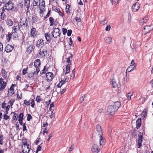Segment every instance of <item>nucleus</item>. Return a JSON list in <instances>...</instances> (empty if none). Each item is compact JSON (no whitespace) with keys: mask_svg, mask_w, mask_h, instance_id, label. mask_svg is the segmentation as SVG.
I'll use <instances>...</instances> for the list:
<instances>
[{"mask_svg":"<svg viewBox=\"0 0 153 153\" xmlns=\"http://www.w3.org/2000/svg\"><path fill=\"white\" fill-rule=\"evenodd\" d=\"M27 19V18H25L23 19H21V21L19 24L20 28H21L22 30H26L27 26H28Z\"/></svg>","mask_w":153,"mask_h":153,"instance_id":"nucleus-1","label":"nucleus"},{"mask_svg":"<svg viewBox=\"0 0 153 153\" xmlns=\"http://www.w3.org/2000/svg\"><path fill=\"white\" fill-rule=\"evenodd\" d=\"M61 34L60 30L59 28L55 27L53 28V30L52 32V36L53 37L57 38L60 36Z\"/></svg>","mask_w":153,"mask_h":153,"instance_id":"nucleus-2","label":"nucleus"},{"mask_svg":"<svg viewBox=\"0 0 153 153\" xmlns=\"http://www.w3.org/2000/svg\"><path fill=\"white\" fill-rule=\"evenodd\" d=\"M116 111L117 110L116 109H115L114 106L111 105L108 106V107L107 114H108L113 115L114 114Z\"/></svg>","mask_w":153,"mask_h":153,"instance_id":"nucleus-3","label":"nucleus"},{"mask_svg":"<svg viewBox=\"0 0 153 153\" xmlns=\"http://www.w3.org/2000/svg\"><path fill=\"white\" fill-rule=\"evenodd\" d=\"M4 7L5 9L8 11L12 10L14 7V5L13 2L10 1L5 4Z\"/></svg>","mask_w":153,"mask_h":153,"instance_id":"nucleus-4","label":"nucleus"},{"mask_svg":"<svg viewBox=\"0 0 153 153\" xmlns=\"http://www.w3.org/2000/svg\"><path fill=\"white\" fill-rule=\"evenodd\" d=\"M53 78V73L48 72L46 74L45 79L48 82H50L52 80Z\"/></svg>","mask_w":153,"mask_h":153,"instance_id":"nucleus-5","label":"nucleus"},{"mask_svg":"<svg viewBox=\"0 0 153 153\" xmlns=\"http://www.w3.org/2000/svg\"><path fill=\"white\" fill-rule=\"evenodd\" d=\"M143 138V134L142 133H139L138 138V148H140L141 146Z\"/></svg>","mask_w":153,"mask_h":153,"instance_id":"nucleus-6","label":"nucleus"},{"mask_svg":"<svg viewBox=\"0 0 153 153\" xmlns=\"http://www.w3.org/2000/svg\"><path fill=\"white\" fill-rule=\"evenodd\" d=\"M3 81L2 78H0V91H2L6 86V83Z\"/></svg>","mask_w":153,"mask_h":153,"instance_id":"nucleus-7","label":"nucleus"},{"mask_svg":"<svg viewBox=\"0 0 153 153\" xmlns=\"http://www.w3.org/2000/svg\"><path fill=\"white\" fill-rule=\"evenodd\" d=\"M137 64H134L129 66L126 70V72H129L132 71L136 68Z\"/></svg>","mask_w":153,"mask_h":153,"instance_id":"nucleus-8","label":"nucleus"},{"mask_svg":"<svg viewBox=\"0 0 153 153\" xmlns=\"http://www.w3.org/2000/svg\"><path fill=\"white\" fill-rule=\"evenodd\" d=\"M100 149H98V146L96 144L93 145L91 148V151L94 153H98Z\"/></svg>","mask_w":153,"mask_h":153,"instance_id":"nucleus-9","label":"nucleus"},{"mask_svg":"<svg viewBox=\"0 0 153 153\" xmlns=\"http://www.w3.org/2000/svg\"><path fill=\"white\" fill-rule=\"evenodd\" d=\"M140 4L138 2L134 3L132 6V9L133 11L136 12L140 8Z\"/></svg>","mask_w":153,"mask_h":153,"instance_id":"nucleus-10","label":"nucleus"},{"mask_svg":"<svg viewBox=\"0 0 153 153\" xmlns=\"http://www.w3.org/2000/svg\"><path fill=\"white\" fill-rule=\"evenodd\" d=\"M14 47L11 45L8 44L5 47V50L7 52H10L13 49Z\"/></svg>","mask_w":153,"mask_h":153,"instance_id":"nucleus-11","label":"nucleus"},{"mask_svg":"<svg viewBox=\"0 0 153 153\" xmlns=\"http://www.w3.org/2000/svg\"><path fill=\"white\" fill-rule=\"evenodd\" d=\"M15 85V84H12L10 87V91H8V94L10 95H12L14 93V87Z\"/></svg>","mask_w":153,"mask_h":153,"instance_id":"nucleus-12","label":"nucleus"},{"mask_svg":"<svg viewBox=\"0 0 153 153\" xmlns=\"http://www.w3.org/2000/svg\"><path fill=\"white\" fill-rule=\"evenodd\" d=\"M44 44L43 40L42 39H40L37 42L36 46H37L39 48H42Z\"/></svg>","mask_w":153,"mask_h":153,"instance_id":"nucleus-13","label":"nucleus"},{"mask_svg":"<svg viewBox=\"0 0 153 153\" xmlns=\"http://www.w3.org/2000/svg\"><path fill=\"white\" fill-rule=\"evenodd\" d=\"M96 130L98 133L99 136L102 135L101 127L99 125L96 126Z\"/></svg>","mask_w":153,"mask_h":153,"instance_id":"nucleus-14","label":"nucleus"},{"mask_svg":"<svg viewBox=\"0 0 153 153\" xmlns=\"http://www.w3.org/2000/svg\"><path fill=\"white\" fill-rule=\"evenodd\" d=\"M20 25L19 24L18 25H16L15 24L14 25V27H13V30L14 31V33L16 32V31H18L19 30L20 31H21V30H22L21 28H20Z\"/></svg>","mask_w":153,"mask_h":153,"instance_id":"nucleus-15","label":"nucleus"},{"mask_svg":"<svg viewBox=\"0 0 153 153\" xmlns=\"http://www.w3.org/2000/svg\"><path fill=\"white\" fill-rule=\"evenodd\" d=\"M141 118H138L136 121V125L137 129L139 128L141 126Z\"/></svg>","mask_w":153,"mask_h":153,"instance_id":"nucleus-16","label":"nucleus"},{"mask_svg":"<svg viewBox=\"0 0 153 153\" xmlns=\"http://www.w3.org/2000/svg\"><path fill=\"white\" fill-rule=\"evenodd\" d=\"M115 109L117 110L120 106V103L118 101L114 102L113 105Z\"/></svg>","mask_w":153,"mask_h":153,"instance_id":"nucleus-17","label":"nucleus"},{"mask_svg":"<svg viewBox=\"0 0 153 153\" xmlns=\"http://www.w3.org/2000/svg\"><path fill=\"white\" fill-rule=\"evenodd\" d=\"M25 5L27 8V12L30 7V0H25Z\"/></svg>","mask_w":153,"mask_h":153,"instance_id":"nucleus-18","label":"nucleus"},{"mask_svg":"<svg viewBox=\"0 0 153 153\" xmlns=\"http://www.w3.org/2000/svg\"><path fill=\"white\" fill-rule=\"evenodd\" d=\"M99 136L100 137V145H104V143H105V139L104 138V137L102 136V135H100Z\"/></svg>","mask_w":153,"mask_h":153,"instance_id":"nucleus-19","label":"nucleus"},{"mask_svg":"<svg viewBox=\"0 0 153 153\" xmlns=\"http://www.w3.org/2000/svg\"><path fill=\"white\" fill-rule=\"evenodd\" d=\"M49 22L50 23V26H52L55 25L56 22V21L53 19L52 17H50L49 18Z\"/></svg>","mask_w":153,"mask_h":153,"instance_id":"nucleus-20","label":"nucleus"},{"mask_svg":"<svg viewBox=\"0 0 153 153\" xmlns=\"http://www.w3.org/2000/svg\"><path fill=\"white\" fill-rule=\"evenodd\" d=\"M39 53L42 56H44L46 54L47 51L46 49H44L43 50L40 49L39 51Z\"/></svg>","mask_w":153,"mask_h":153,"instance_id":"nucleus-21","label":"nucleus"},{"mask_svg":"<svg viewBox=\"0 0 153 153\" xmlns=\"http://www.w3.org/2000/svg\"><path fill=\"white\" fill-rule=\"evenodd\" d=\"M36 34L37 33L36 30V29L34 27H32L30 31V35L33 36H36Z\"/></svg>","mask_w":153,"mask_h":153,"instance_id":"nucleus-22","label":"nucleus"},{"mask_svg":"<svg viewBox=\"0 0 153 153\" xmlns=\"http://www.w3.org/2000/svg\"><path fill=\"white\" fill-rule=\"evenodd\" d=\"M144 31L146 33L149 32L152 30L151 27L148 26H145L144 27Z\"/></svg>","mask_w":153,"mask_h":153,"instance_id":"nucleus-23","label":"nucleus"},{"mask_svg":"<svg viewBox=\"0 0 153 153\" xmlns=\"http://www.w3.org/2000/svg\"><path fill=\"white\" fill-rule=\"evenodd\" d=\"M40 65V60L39 59H36L34 63V65L36 68L39 67Z\"/></svg>","mask_w":153,"mask_h":153,"instance_id":"nucleus-24","label":"nucleus"},{"mask_svg":"<svg viewBox=\"0 0 153 153\" xmlns=\"http://www.w3.org/2000/svg\"><path fill=\"white\" fill-rule=\"evenodd\" d=\"M40 4V0H34L33 3V4L34 6H37L39 7Z\"/></svg>","mask_w":153,"mask_h":153,"instance_id":"nucleus-25","label":"nucleus"},{"mask_svg":"<svg viewBox=\"0 0 153 153\" xmlns=\"http://www.w3.org/2000/svg\"><path fill=\"white\" fill-rule=\"evenodd\" d=\"M105 40L106 43H110L112 42V39L111 37H106L105 38Z\"/></svg>","mask_w":153,"mask_h":153,"instance_id":"nucleus-26","label":"nucleus"},{"mask_svg":"<svg viewBox=\"0 0 153 153\" xmlns=\"http://www.w3.org/2000/svg\"><path fill=\"white\" fill-rule=\"evenodd\" d=\"M6 24L9 26H11L13 25V22L10 19H7L6 22Z\"/></svg>","mask_w":153,"mask_h":153,"instance_id":"nucleus-27","label":"nucleus"},{"mask_svg":"<svg viewBox=\"0 0 153 153\" xmlns=\"http://www.w3.org/2000/svg\"><path fill=\"white\" fill-rule=\"evenodd\" d=\"M34 48L32 45H30L27 48V51L29 53H31L32 51L33 50Z\"/></svg>","mask_w":153,"mask_h":153,"instance_id":"nucleus-28","label":"nucleus"},{"mask_svg":"<svg viewBox=\"0 0 153 153\" xmlns=\"http://www.w3.org/2000/svg\"><path fill=\"white\" fill-rule=\"evenodd\" d=\"M1 72L3 77L4 78H6L7 75V72L5 71L4 69H2L1 71Z\"/></svg>","mask_w":153,"mask_h":153,"instance_id":"nucleus-29","label":"nucleus"},{"mask_svg":"<svg viewBox=\"0 0 153 153\" xmlns=\"http://www.w3.org/2000/svg\"><path fill=\"white\" fill-rule=\"evenodd\" d=\"M148 19V17L147 16H145L140 20V24L142 25L143 23L146 22L147 21Z\"/></svg>","mask_w":153,"mask_h":153,"instance_id":"nucleus-30","label":"nucleus"},{"mask_svg":"<svg viewBox=\"0 0 153 153\" xmlns=\"http://www.w3.org/2000/svg\"><path fill=\"white\" fill-rule=\"evenodd\" d=\"M112 80L111 79V82H112L111 84H112V85L113 86V88H116V87L117 88H119L120 86V85H117V83L115 82V81H114L113 80H112V81H111Z\"/></svg>","mask_w":153,"mask_h":153,"instance_id":"nucleus-31","label":"nucleus"},{"mask_svg":"<svg viewBox=\"0 0 153 153\" xmlns=\"http://www.w3.org/2000/svg\"><path fill=\"white\" fill-rule=\"evenodd\" d=\"M48 68H46L45 66H44L43 69L40 72V74H45L46 73V71H48Z\"/></svg>","mask_w":153,"mask_h":153,"instance_id":"nucleus-32","label":"nucleus"},{"mask_svg":"<svg viewBox=\"0 0 153 153\" xmlns=\"http://www.w3.org/2000/svg\"><path fill=\"white\" fill-rule=\"evenodd\" d=\"M147 110L146 109H144L142 113V117L144 118H145L147 115Z\"/></svg>","mask_w":153,"mask_h":153,"instance_id":"nucleus-33","label":"nucleus"},{"mask_svg":"<svg viewBox=\"0 0 153 153\" xmlns=\"http://www.w3.org/2000/svg\"><path fill=\"white\" fill-rule=\"evenodd\" d=\"M14 114V115L13 116L12 119L16 121L17 119V117L18 116V114L14 112L12 113Z\"/></svg>","mask_w":153,"mask_h":153,"instance_id":"nucleus-34","label":"nucleus"},{"mask_svg":"<svg viewBox=\"0 0 153 153\" xmlns=\"http://www.w3.org/2000/svg\"><path fill=\"white\" fill-rule=\"evenodd\" d=\"M70 6L69 4H67L66 5V8H65V10L66 12L67 13H70V11H69V8H70Z\"/></svg>","mask_w":153,"mask_h":153,"instance_id":"nucleus-35","label":"nucleus"},{"mask_svg":"<svg viewBox=\"0 0 153 153\" xmlns=\"http://www.w3.org/2000/svg\"><path fill=\"white\" fill-rule=\"evenodd\" d=\"M132 92H130L128 94L127 98L128 100H130L131 99V97L133 95Z\"/></svg>","mask_w":153,"mask_h":153,"instance_id":"nucleus-36","label":"nucleus"},{"mask_svg":"<svg viewBox=\"0 0 153 153\" xmlns=\"http://www.w3.org/2000/svg\"><path fill=\"white\" fill-rule=\"evenodd\" d=\"M70 65H67L66 66V72L65 73V75L68 74V73L70 72Z\"/></svg>","mask_w":153,"mask_h":153,"instance_id":"nucleus-37","label":"nucleus"},{"mask_svg":"<svg viewBox=\"0 0 153 153\" xmlns=\"http://www.w3.org/2000/svg\"><path fill=\"white\" fill-rule=\"evenodd\" d=\"M131 48L132 49L133 51H135L136 50V47L135 46V45L134 43H133L131 44L130 45Z\"/></svg>","mask_w":153,"mask_h":153,"instance_id":"nucleus-38","label":"nucleus"},{"mask_svg":"<svg viewBox=\"0 0 153 153\" xmlns=\"http://www.w3.org/2000/svg\"><path fill=\"white\" fill-rule=\"evenodd\" d=\"M24 115L23 114V113H20L19 115V119L18 120H23V117Z\"/></svg>","mask_w":153,"mask_h":153,"instance_id":"nucleus-39","label":"nucleus"},{"mask_svg":"<svg viewBox=\"0 0 153 153\" xmlns=\"http://www.w3.org/2000/svg\"><path fill=\"white\" fill-rule=\"evenodd\" d=\"M45 37L46 39L48 41H49L50 40L51 38L50 36L49 35H48V33H45Z\"/></svg>","mask_w":153,"mask_h":153,"instance_id":"nucleus-40","label":"nucleus"},{"mask_svg":"<svg viewBox=\"0 0 153 153\" xmlns=\"http://www.w3.org/2000/svg\"><path fill=\"white\" fill-rule=\"evenodd\" d=\"M30 100H29V101H27V100H25L24 101V104H25V105H26L28 106V105H29L30 104Z\"/></svg>","mask_w":153,"mask_h":153,"instance_id":"nucleus-41","label":"nucleus"},{"mask_svg":"<svg viewBox=\"0 0 153 153\" xmlns=\"http://www.w3.org/2000/svg\"><path fill=\"white\" fill-rule=\"evenodd\" d=\"M3 136L2 134H0V144L1 145L3 144Z\"/></svg>","mask_w":153,"mask_h":153,"instance_id":"nucleus-42","label":"nucleus"},{"mask_svg":"<svg viewBox=\"0 0 153 153\" xmlns=\"http://www.w3.org/2000/svg\"><path fill=\"white\" fill-rule=\"evenodd\" d=\"M27 120L28 121H30V120L32 119V116L30 114H27Z\"/></svg>","mask_w":153,"mask_h":153,"instance_id":"nucleus-43","label":"nucleus"},{"mask_svg":"<svg viewBox=\"0 0 153 153\" xmlns=\"http://www.w3.org/2000/svg\"><path fill=\"white\" fill-rule=\"evenodd\" d=\"M32 20L34 22H37V17L36 16H33L32 17Z\"/></svg>","mask_w":153,"mask_h":153,"instance_id":"nucleus-44","label":"nucleus"},{"mask_svg":"<svg viewBox=\"0 0 153 153\" xmlns=\"http://www.w3.org/2000/svg\"><path fill=\"white\" fill-rule=\"evenodd\" d=\"M30 101H31V107H32V108L34 107L35 106V102H34V100L33 99H32Z\"/></svg>","mask_w":153,"mask_h":153,"instance_id":"nucleus-45","label":"nucleus"},{"mask_svg":"<svg viewBox=\"0 0 153 153\" xmlns=\"http://www.w3.org/2000/svg\"><path fill=\"white\" fill-rule=\"evenodd\" d=\"M66 62L68 64L67 65H71V62L70 60V59L69 57H68L67 58Z\"/></svg>","mask_w":153,"mask_h":153,"instance_id":"nucleus-46","label":"nucleus"},{"mask_svg":"<svg viewBox=\"0 0 153 153\" xmlns=\"http://www.w3.org/2000/svg\"><path fill=\"white\" fill-rule=\"evenodd\" d=\"M6 111L5 112L6 114H8V111H9V109L10 108V105H7L6 107Z\"/></svg>","mask_w":153,"mask_h":153,"instance_id":"nucleus-47","label":"nucleus"},{"mask_svg":"<svg viewBox=\"0 0 153 153\" xmlns=\"http://www.w3.org/2000/svg\"><path fill=\"white\" fill-rule=\"evenodd\" d=\"M74 144H73L69 148V152H71L74 149Z\"/></svg>","mask_w":153,"mask_h":153,"instance_id":"nucleus-48","label":"nucleus"},{"mask_svg":"<svg viewBox=\"0 0 153 153\" xmlns=\"http://www.w3.org/2000/svg\"><path fill=\"white\" fill-rule=\"evenodd\" d=\"M36 71H34V74L36 75L40 71V70L39 67H36Z\"/></svg>","mask_w":153,"mask_h":153,"instance_id":"nucleus-49","label":"nucleus"},{"mask_svg":"<svg viewBox=\"0 0 153 153\" xmlns=\"http://www.w3.org/2000/svg\"><path fill=\"white\" fill-rule=\"evenodd\" d=\"M41 100V99L40 98V96H37L36 98V101L37 102H39Z\"/></svg>","mask_w":153,"mask_h":153,"instance_id":"nucleus-50","label":"nucleus"},{"mask_svg":"<svg viewBox=\"0 0 153 153\" xmlns=\"http://www.w3.org/2000/svg\"><path fill=\"white\" fill-rule=\"evenodd\" d=\"M57 10V11L58 12V13L61 16L63 17L64 16L63 14L60 11L59 9H56Z\"/></svg>","mask_w":153,"mask_h":153,"instance_id":"nucleus-51","label":"nucleus"},{"mask_svg":"<svg viewBox=\"0 0 153 153\" xmlns=\"http://www.w3.org/2000/svg\"><path fill=\"white\" fill-rule=\"evenodd\" d=\"M27 68H26L23 69L22 70V74L23 75H25L27 73Z\"/></svg>","mask_w":153,"mask_h":153,"instance_id":"nucleus-52","label":"nucleus"},{"mask_svg":"<svg viewBox=\"0 0 153 153\" xmlns=\"http://www.w3.org/2000/svg\"><path fill=\"white\" fill-rule=\"evenodd\" d=\"M112 4L113 3L114 4H116L118 3V0H114L113 1L112 0H110Z\"/></svg>","mask_w":153,"mask_h":153,"instance_id":"nucleus-53","label":"nucleus"},{"mask_svg":"<svg viewBox=\"0 0 153 153\" xmlns=\"http://www.w3.org/2000/svg\"><path fill=\"white\" fill-rule=\"evenodd\" d=\"M25 145L27 146V149H28V151H26L25 152V153H28L30 151V149L29 148V145L27 143H25Z\"/></svg>","mask_w":153,"mask_h":153,"instance_id":"nucleus-54","label":"nucleus"},{"mask_svg":"<svg viewBox=\"0 0 153 153\" xmlns=\"http://www.w3.org/2000/svg\"><path fill=\"white\" fill-rule=\"evenodd\" d=\"M85 95H83L82 97H80V103H82L83 102L84 99L85 98Z\"/></svg>","mask_w":153,"mask_h":153,"instance_id":"nucleus-55","label":"nucleus"},{"mask_svg":"<svg viewBox=\"0 0 153 153\" xmlns=\"http://www.w3.org/2000/svg\"><path fill=\"white\" fill-rule=\"evenodd\" d=\"M111 28L110 25H108L105 28V30L107 31H109L110 30Z\"/></svg>","mask_w":153,"mask_h":153,"instance_id":"nucleus-56","label":"nucleus"},{"mask_svg":"<svg viewBox=\"0 0 153 153\" xmlns=\"http://www.w3.org/2000/svg\"><path fill=\"white\" fill-rule=\"evenodd\" d=\"M9 118V117L6 114H5L4 116V119L5 120H7Z\"/></svg>","mask_w":153,"mask_h":153,"instance_id":"nucleus-57","label":"nucleus"},{"mask_svg":"<svg viewBox=\"0 0 153 153\" xmlns=\"http://www.w3.org/2000/svg\"><path fill=\"white\" fill-rule=\"evenodd\" d=\"M107 23V22L105 19L101 21V24H102L103 25H104L106 24Z\"/></svg>","mask_w":153,"mask_h":153,"instance_id":"nucleus-58","label":"nucleus"},{"mask_svg":"<svg viewBox=\"0 0 153 153\" xmlns=\"http://www.w3.org/2000/svg\"><path fill=\"white\" fill-rule=\"evenodd\" d=\"M6 105V103H5V101H4L3 102V103L1 105V108H5V107H6L5 106Z\"/></svg>","mask_w":153,"mask_h":153,"instance_id":"nucleus-59","label":"nucleus"},{"mask_svg":"<svg viewBox=\"0 0 153 153\" xmlns=\"http://www.w3.org/2000/svg\"><path fill=\"white\" fill-rule=\"evenodd\" d=\"M72 31L71 30H68L67 32V35L68 36H70L71 35Z\"/></svg>","mask_w":153,"mask_h":153,"instance_id":"nucleus-60","label":"nucleus"},{"mask_svg":"<svg viewBox=\"0 0 153 153\" xmlns=\"http://www.w3.org/2000/svg\"><path fill=\"white\" fill-rule=\"evenodd\" d=\"M62 32L63 35H65L67 31V29L66 28H62Z\"/></svg>","mask_w":153,"mask_h":153,"instance_id":"nucleus-61","label":"nucleus"},{"mask_svg":"<svg viewBox=\"0 0 153 153\" xmlns=\"http://www.w3.org/2000/svg\"><path fill=\"white\" fill-rule=\"evenodd\" d=\"M48 130L47 129V128H44V130L43 131V134H45V133H46L47 134H48Z\"/></svg>","mask_w":153,"mask_h":153,"instance_id":"nucleus-62","label":"nucleus"},{"mask_svg":"<svg viewBox=\"0 0 153 153\" xmlns=\"http://www.w3.org/2000/svg\"><path fill=\"white\" fill-rule=\"evenodd\" d=\"M14 102V100H11L9 101L8 103L10 104L11 106H12L13 105Z\"/></svg>","mask_w":153,"mask_h":153,"instance_id":"nucleus-63","label":"nucleus"},{"mask_svg":"<svg viewBox=\"0 0 153 153\" xmlns=\"http://www.w3.org/2000/svg\"><path fill=\"white\" fill-rule=\"evenodd\" d=\"M5 10H6V9H5V8L4 6L3 7L1 8V10L2 11L1 13V14H2L5 11Z\"/></svg>","mask_w":153,"mask_h":153,"instance_id":"nucleus-64","label":"nucleus"}]
</instances>
